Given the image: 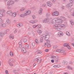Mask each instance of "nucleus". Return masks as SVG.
I'll return each mask as SVG.
<instances>
[{
  "mask_svg": "<svg viewBox=\"0 0 74 74\" xmlns=\"http://www.w3.org/2000/svg\"><path fill=\"white\" fill-rule=\"evenodd\" d=\"M25 10V8H24L23 7L21 8L20 9V11H24Z\"/></svg>",
  "mask_w": 74,
  "mask_h": 74,
  "instance_id": "nucleus-31",
  "label": "nucleus"
},
{
  "mask_svg": "<svg viewBox=\"0 0 74 74\" xmlns=\"http://www.w3.org/2000/svg\"><path fill=\"white\" fill-rule=\"evenodd\" d=\"M68 69H70V70H73V68L70 67V66H68L67 67Z\"/></svg>",
  "mask_w": 74,
  "mask_h": 74,
  "instance_id": "nucleus-41",
  "label": "nucleus"
},
{
  "mask_svg": "<svg viewBox=\"0 0 74 74\" xmlns=\"http://www.w3.org/2000/svg\"><path fill=\"white\" fill-rule=\"evenodd\" d=\"M51 62L52 63H53L54 62V60H51Z\"/></svg>",
  "mask_w": 74,
  "mask_h": 74,
  "instance_id": "nucleus-62",
  "label": "nucleus"
},
{
  "mask_svg": "<svg viewBox=\"0 0 74 74\" xmlns=\"http://www.w3.org/2000/svg\"><path fill=\"white\" fill-rule=\"evenodd\" d=\"M5 15V10L4 9H0V16L3 17Z\"/></svg>",
  "mask_w": 74,
  "mask_h": 74,
  "instance_id": "nucleus-3",
  "label": "nucleus"
},
{
  "mask_svg": "<svg viewBox=\"0 0 74 74\" xmlns=\"http://www.w3.org/2000/svg\"><path fill=\"white\" fill-rule=\"evenodd\" d=\"M63 19L64 21H66V18L64 17V18H63Z\"/></svg>",
  "mask_w": 74,
  "mask_h": 74,
  "instance_id": "nucleus-60",
  "label": "nucleus"
},
{
  "mask_svg": "<svg viewBox=\"0 0 74 74\" xmlns=\"http://www.w3.org/2000/svg\"><path fill=\"white\" fill-rule=\"evenodd\" d=\"M35 42L36 44H38V40L37 39H35Z\"/></svg>",
  "mask_w": 74,
  "mask_h": 74,
  "instance_id": "nucleus-34",
  "label": "nucleus"
},
{
  "mask_svg": "<svg viewBox=\"0 0 74 74\" xmlns=\"http://www.w3.org/2000/svg\"><path fill=\"white\" fill-rule=\"evenodd\" d=\"M56 52L59 53H63V52H65V50L63 49H58L56 50Z\"/></svg>",
  "mask_w": 74,
  "mask_h": 74,
  "instance_id": "nucleus-11",
  "label": "nucleus"
},
{
  "mask_svg": "<svg viewBox=\"0 0 74 74\" xmlns=\"http://www.w3.org/2000/svg\"><path fill=\"white\" fill-rule=\"evenodd\" d=\"M47 47H48V48H49V47H51V45L49 43H48Z\"/></svg>",
  "mask_w": 74,
  "mask_h": 74,
  "instance_id": "nucleus-44",
  "label": "nucleus"
},
{
  "mask_svg": "<svg viewBox=\"0 0 74 74\" xmlns=\"http://www.w3.org/2000/svg\"><path fill=\"white\" fill-rule=\"evenodd\" d=\"M25 47L26 49H28V48H29V45H26L25 46Z\"/></svg>",
  "mask_w": 74,
  "mask_h": 74,
  "instance_id": "nucleus-42",
  "label": "nucleus"
},
{
  "mask_svg": "<svg viewBox=\"0 0 74 74\" xmlns=\"http://www.w3.org/2000/svg\"><path fill=\"white\" fill-rule=\"evenodd\" d=\"M10 55L11 56H14V54L12 52H10Z\"/></svg>",
  "mask_w": 74,
  "mask_h": 74,
  "instance_id": "nucleus-37",
  "label": "nucleus"
},
{
  "mask_svg": "<svg viewBox=\"0 0 74 74\" xmlns=\"http://www.w3.org/2000/svg\"><path fill=\"white\" fill-rule=\"evenodd\" d=\"M32 46H34V45H35V43L34 42H33L32 43Z\"/></svg>",
  "mask_w": 74,
  "mask_h": 74,
  "instance_id": "nucleus-53",
  "label": "nucleus"
},
{
  "mask_svg": "<svg viewBox=\"0 0 74 74\" xmlns=\"http://www.w3.org/2000/svg\"><path fill=\"white\" fill-rule=\"evenodd\" d=\"M3 22V20H2V19L1 18H0V23H1Z\"/></svg>",
  "mask_w": 74,
  "mask_h": 74,
  "instance_id": "nucleus-54",
  "label": "nucleus"
},
{
  "mask_svg": "<svg viewBox=\"0 0 74 74\" xmlns=\"http://www.w3.org/2000/svg\"><path fill=\"white\" fill-rule=\"evenodd\" d=\"M49 37L50 36L49 34L46 35L45 34H43L41 35L40 38H44L45 40H49Z\"/></svg>",
  "mask_w": 74,
  "mask_h": 74,
  "instance_id": "nucleus-2",
  "label": "nucleus"
},
{
  "mask_svg": "<svg viewBox=\"0 0 74 74\" xmlns=\"http://www.w3.org/2000/svg\"><path fill=\"white\" fill-rule=\"evenodd\" d=\"M70 23L71 25H73L74 24V22H73V21L72 20H70Z\"/></svg>",
  "mask_w": 74,
  "mask_h": 74,
  "instance_id": "nucleus-27",
  "label": "nucleus"
},
{
  "mask_svg": "<svg viewBox=\"0 0 74 74\" xmlns=\"http://www.w3.org/2000/svg\"><path fill=\"white\" fill-rule=\"evenodd\" d=\"M23 25V24L22 23L18 24L17 25V27H21Z\"/></svg>",
  "mask_w": 74,
  "mask_h": 74,
  "instance_id": "nucleus-28",
  "label": "nucleus"
},
{
  "mask_svg": "<svg viewBox=\"0 0 74 74\" xmlns=\"http://www.w3.org/2000/svg\"><path fill=\"white\" fill-rule=\"evenodd\" d=\"M42 53V51H39V52H38V53Z\"/></svg>",
  "mask_w": 74,
  "mask_h": 74,
  "instance_id": "nucleus-61",
  "label": "nucleus"
},
{
  "mask_svg": "<svg viewBox=\"0 0 74 74\" xmlns=\"http://www.w3.org/2000/svg\"><path fill=\"white\" fill-rule=\"evenodd\" d=\"M9 38H12V39H14V36H12V35L10 34L9 36Z\"/></svg>",
  "mask_w": 74,
  "mask_h": 74,
  "instance_id": "nucleus-29",
  "label": "nucleus"
},
{
  "mask_svg": "<svg viewBox=\"0 0 74 74\" xmlns=\"http://www.w3.org/2000/svg\"><path fill=\"white\" fill-rule=\"evenodd\" d=\"M45 21H46V23H47V22H49V18H46L45 19Z\"/></svg>",
  "mask_w": 74,
  "mask_h": 74,
  "instance_id": "nucleus-30",
  "label": "nucleus"
},
{
  "mask_svg": "<svg viewBox=\"0 0 74 74\" xmlns=\"http://www.w3.org/2000/svg\"><path fill=\"white\" fill-rule=\"evenodd\" d=\"M58 66H59V67H60V66L59 65H54L53 66L54 67H55V68H56V67H58Z\"/></svg>",
  "mask_w": 74,
  "mask_h": 74,
  "instance_id": "nucleus-40",
  "label": "nucleus"
},
{
  "mask_svg": "<svg viewBox=\"0 0 74 74\" xmlns=\"http://www.w3.org/2000/svg\"><path fill=\"white\" fill-rule=\"evenodd\" d=\"M66 34L67 36H70V32H66Z\"/></svg>",
  "mask_w": 74,
  "mask_h": 74,
  "instance_id": "nucleus-26",
  "label": "nucleus"
},
{
  "mask_svg": "<svg viewBox=\"0 0 74 74\" xmlns=\"http://www.w3.org/2000/svg\"><path fill=\"white\" fill-rule=\"evenodd\" d=\"M51 58L52 59H54V60H56V62H58V56H52L51 57Z\"/></svg>",
  "mask_w": 74,
  "mask_h": 74,
  "instance_id": "nucleus-7",
  "label": "nucleus"
},
{
  "mask_svg": "<svg viewBox=\"0 0 74 74\" xmlns=\"http://www.w3.org/2000/svg\"><path fill=\"white\" fill-rule=\"evenodd\" d=\"M6 23L7 24H8L9 25L11 24V21L10 20L8 19H7L6 21Z\"/></svg>",
  "mask_w": 74,
  "mask_h": 74,
  "instance_id": "nucleus-22",
  "label": "nucleus"
},
{
  "mask_svg": "<svg viewBox=\"0 0 74 74\" xmlns=\"http://www.w3.org/2000/svg\"><path fill=\"white\" fill-rule=\"evenodd\" d=\"M13 61L14 59H10L9 60L8 64L11 67L13 66V64H12V62H13Z\"/></svg>",
  "mask_w": 74,
  "mask_h": 74,
  "instance_id": "nucleus-5",
  "label": "nucleus"
},
{
  "mask_svg": "<svg viewBox=\"0 0 74 74\" xmlns=\"http://www.w3.org/2000/svg\"><path fill=\"white\" fill-rule=\"evenodd\" d=\"M70 3H74V0H70Z\"/></svg>",
  "mask_w": 74,
  "mask_h": 74,
  "instance_id": "nucleus-51",
  "label": "nucleus"
},
{
  "mask_svg": "<svg viewBox=\"0 0 74 74\" xmlns=\"http://www.w3.org/2000/svg\"><path fill=\"white\" fill-rule=\"evenodd\" d=\"M14 1H9L7 2V5L8 6H10V5L14 4Z\"/></svg>",
  "mask_w": 74,
  "mask_h": 74,
  "instance_id": "nucleus-6",
  "label": "nucleus"
},
{
  "mask_svg": "<svg viewBox=\"0 0 74 74\" xmlns=\"http://www.w3.org/2000/svg\"><path fill=\"white\" fill-rule=\"evenodd\" d=\"M64 18V17L62 16H60V19H63Z\"/></svg>",
  "mask_w": 74,
  "mask_h": 74,
  "instance_id": "nucleus-59",
  "label": "nucleus"
},
{
  "mask_svg": "<svg viewBox=\"0 0 74 74\" xmlns=\"http://www.w3.org/2000/svg\"><path fill=\"white\" fill-rule=\"evenodd\" d=\"M24 38L23 39V42H24V43H26V42H27V40L26 39H25V37H24Z\"/></svg>",
  "mask_w": 74,
  "mask_h": 74,
  "instance_id": "nucleus-32",
  "label": "nucleus"
},
{
  "mask_svg": "<svg viewBox=\"0 0 74 74\" xmlns=\"http://www.w3.org/2000/svg\"><path fill=\"white\" fill-rule=\"evenodd\" d=\"M45 52H47L48 51H49V50L48 49H46L45 50Z\"/></svg>",
  "mask_w": 74,
  "mask_h": 74,
  "instance_id": "nucleus-58",
  "label": "nucleus"
},
{
  "mask_svg": "<svg viewBox=\"0 0 74 74\" xmlns=\"http://www.w3.org/2000/svg\"><path fill=\"white\" fill-rule=\"evenodd\" d=\"M46 16H49V13H47L46 14Z\"/></svg>",
  "mask_w": 74,
  "mask_h": 74,
  "instance_id": "nucleus-56",
  "label": "nucleus"
},
{
  "mask_svg": "<svg viewBox=\"0 0 74 74\" xmlns=\"http://www.w3.org/2000/svg\"><path fill=\"white\" fill-rule=\"evenodd\" d=\"M41 60V59L40 58L38 60L37 63H38V64H39L41 62L40 61Z\"/></svg>",
  "mask_w": 74,
  "mask_h": 74,
  "instance_id": "nucleus-36",
  "label": "nucleus"
},
{
  "mask_svg": "<svg viewBox=\"0 0 74 74\" xmlns=\"http://www.w3.org/2000/svg\"><path fill=\"white\" fill-rule=\"evenodd\" d=\"M56 0H51L52 1L53 3H55L56 1Z\"/></svg>",
  "mask_w": 74,
  "mask_h": 74,
  "instance_id": "nucleus-57",
  "label": "nucleus"
},
{
  "mask_svg": "<svg viewBox=\"0 0 74 74\" xmlns=\"http://www.w3.org/2000/svg\"><path fill=\"white\" fill-rule=\"evenodd\" d=\"M38 26V24L37 25H34L32 26V27L33 29H36Z\"/></svg>",
  "mask_w": 74,
  "mask_h": 74,
  "instance_id": "nucleus-23",
  "label": "nucleus"
},
{
  "mask_svg": "<svg viewBox=\"0 0 74 74\" xmlns=\"http://www.w3.org/2000/svg\"><path fill=\"white\" fill-rule=\"evenodd\" d=\"M47 40V44H49V42H50V40Z\"/></svg>",
  "mask_w": 74,
  "mask_h": 74,
  "instance_id": "nucleus-52",
  "label": "nucleus"
},
{
  "mask_svg": "<svg viewBox=\"0 0 74 74\" xmlns=\"http://www.w3.org/2000/svg\"><path fill=\"white\" fill-rule=\"evenodd\" d=\"M53 48L54 49H56V48H58V46L56 45H54L53 46Z\"/></svg>",
  "mask_w": 74,
  "mask_h": 74,
  "instance_id": "nucleus-38",
  "label": "nucleus"
},
{
  "mask_svg": "<svg viewBox=\"0 0 74 74\" xmlns=\"http://www.w3.org/2000/svg\"><path fill=\"white\" fill-rule=\"evenodd\" d=\"M64 47H66L69 49H71V47L70 46V44L67 43H65L64 44Z\"/></svg>",
  "mask_w": 74,
  "mask_h": 74,
  "instance_id": "nucleus-8",
  "label": "nucleus"
},
{
  "mask_svg": "<svg viewBox=\"0 0 74 74\" xmlns=\"http://www.w3.org/2000/svg\"><path fill=\"white\" fill-rule=\"evenodd\" d=\"M42 23H46L45 19H44L42 20Z\"/></svg>",
  "mask_w": 74,
  "mask_h": 74,
  "instance_id": "nucleus-49",
  "label": "nucleus"
},
{
  "mask_svg": "<svg viewBox=\"0 0 74 74\" xmlns=\"http://www.w3.org/2000/svg\"><path fill=\"white\" fill-rule=\"evenodd\" d=\"M5 32H0V36L1 37H3L5 36Z\"/></svg>",
  "mask_w": 74,
  "mask_h": 74,
  "instance_id": "nucleus-16",
  "label": "nucleus"
},
{
  "mask_svg": "<svg viewBox=\"0 0 74 74\" xmlns=\"http://www.w3.org/2000/svg\"><path fill=\"white\" fill-rule=\"evenodd\" d=\"M37 22H38L37 20H31L29 21V23H32V24H34V23H37Z\"/></svg>",
  "mask_w": 74,
  "mask_h": 74,
  "instance_id": "nucleus-9",
  "label": "nucleus"
},
{
  "mask_svg": "<svg viewBox=\"0 0 74 74\" xmlns=\"http://www.w3.org/2000/svg\"><path fill=\"white\" fill-rule=\"evenodd\" d=\"M38 29H40V28H41V25H38Z\"/></svg>",
  "mask_w": 74,
  "mask_h": 74,
  "instance_id": "nucleus-46",
  "label": "nucleus"
},
{
  "mask_svg": "<svg viewBox=\"0 0 74 74\" xmlns=\"http://www.w3.org/2000/svg\"><path fill=\"white\" fill-rule=\"evenodd\" d=\"M36 63H34V67H35V66H36Z\"/></svg>",
  "mask_w": 74,
  "mask_h": 74,
  "instance_id": "nucleus-63",
  "label": "nucleus"
},
{
  "mask_svg": "<svg viewBox=\"0 0 74 74\" xmlns=\"http://www.w3.org/2000/svg\"><path fill=\"white\" fill-rule=\"evenodd\" d=\"M16 15V13L15 12H14L13 13H12V14L11 15V16H12L13 17H15Z\"/></svg>",
  "mask_w": 74,
  "mask_h": 74,
  "instance_id": "nucleus-20",
  "label": "nucleus"
},
{
  "mask_svg": "<svg viewBox=\"0 0 74 74\" xmlns=\"http://www.w3.org/2000/svg\"><path fill=\"white\" fill-rule=\"evenodd\" d=\"M37 32L40 35H41V34L42 33V31L40 29H38L37 30Z\"/></svg>",
  "mask_w": 74,
  "mask_h": 74,
  "instance_id": "nucleus-19",
  "label": "nucleus"
},
{
  "mask_svg": "<svg viewBox=\"0 0 74 74\" xmlns=\"http://www.w3.org/2000/svg\"><path fill=\"white\" fill-rule=\"evenodd\" d=\"M46 5H46V4L44 3L42 5V6L43 7H45Z\"/></svg>",
  "mask_w": 74,
  "mask_h": 74,
  "instance_id": "nucleus-45",
  "label": "nucleus"
},
{
  "mask_svg": "<svg viewBox=\"0 0 74 74\" xmlns=\"http://www.w3.org/2000/svg\"><path fill=\"white\" fill-rule=\"evenodd\" d=\"M46 4L48 7H51L52 5V3L50 1H47L46 2Z\"/></svg>",
  "mask_w": 74,
  "mask_h": 74,
  "instance_id": "nucleus-12",
  "label": "nucleus"
},
{
  "mask_svg": "<svg viewBox=\"0 0 74 74\" xmlns=\"http://www.w3.org/2000/svg\"><path fill=\"white\" fill-rule=\"evenodd\" d=\"M63 35V33L62 32H59L57 34V37H60Z\"/></svg>",
  "mask_w": 74,
  "mask_h": 74,
  "instance_id": "nucleus-15",
  "label": "nucleus"
},
{
  "mask_svg": "<svg viewBox=\"0 0 74 74\" xmlns=\"http://www.w3.org/2000/svg\"><path fill=\"white\" fill-rule=\"evenodd\" d=\"M67 62L66 61H63V64H67Z\"/></svg>",
  "mask_w": 74,
  "mask_h": 74,
  "instance_id": "nucleus-33",
  "label": "nucleus"
},
{
  "mask_svg": "<svg viewBox=\"0 0 74 74\" xmlns=\"http://www.w3.org/2000/svg\"><path fill=\"white\" fill-rule=\"evenodd\" d=\"M9 31V29H8L6 30L5 31V32L6 34L8 33Z\"/></svg>",
  "mask_w": 74,
  "mask_h": 74,
  "instance_id": "nucleus-50",
  "label": "nucleus"
},
{
  "mask_svg": "<svg viewBox=\"0 0 74 74\" xmlns=\"http://www.w3.org/2000/svg\"><path fill=\"white\" fill-rule=\"evenodd\" d=\"M6 74H8V72L7 70H6L5 71Z\"/></svg>",
  "mask_w": 74,
  "mask_h": 74,
  "instance_id": "nucleus-55",
  "label": "nucleus"
},
{
  "mask_svg": "<svg viewBox=\"0 0 74 74\" xmlns=\"http://www.w3.org/2000/svg\"><path fill=\"white\" fill-rule=\"evenodd\" d=\"M7 14L8 15L11 16V15H12V11L11 10L8 11L7 12Z\"/></svg>",
  "mask_w": 74,
  "mask_h": 74,
  "instance_id": "nucleus-13",
  "label": "nucleus"
},
{
  "mask_svg": "<svg viewBox=\"0 0 74 74\" xmlns=\"http://www.w3.org/2000/svg\"><path fill=\"white\" fill-rule=\"evenodd\" d=\"M52 15L53 16H58L59 15V12L57 11L54 12L52 13Z\"/></svg>",
  "mask_w": 74,
  "mask_h": 74,
  "instance_id": "nucleus-14",
  "label": "nucleus"
},
{
  "mask_svg": "<svg viewBox=\"0 0 74 74\" xmlns=\"http://www.w3.org/2000/svg\"><path fill=\"white\" fill-rule=\"evenodd\" d=\"M24 38V36L23 37L21 38H20V41L19 42V45H22V43L23 41V39Z\"/></svg>",
  "mask_w": 74,
  "mask_h": 74,
  "instance_id": "nucleus-18",
  "label": "nucleus"
},
{
  "mask_svg": "<svg viewBox=\"0 0 74 74\" xmlns=\"http://www.w3.org/2000/svg\"><path fill=\"white\" fill-rule=\"evenodd\" d=\"M72 46H73V47H74V43H72Z\"/></svg>",
  "mask_w": 74,
  "mask_h": 74,
  "instance_id": "nucleus-64",
  "label": "nucleus"
},
{
  "mask_svg": "<svg viewBox=\"0 0 74 74\" xmlns=\"http://www.w3.org/2000/svg\"><path fill=\"white\" fill-rule=\"evenodd\" d=\"M32 17L33 19H36V16H34V15H33L32 16Z\"/></svg>",
  "mask_w": 74,
  "mask_h": 74,
  "instance_id": "nucleus-43",
  "label": "nucleus"
},
{
  "mask_svg": "<svg viewBox=\"0 0 74 74\" xmlns=\"http://www.w3.org/2000/svg\"><path fill=\"white\" fill-rule=\"evenodd\" d=\"M25 13H24V14H21L20 15V17H21L22 18H23L25 16Z\"/></svg>",
  "mask_w": 74,
  "mask_h": 74,
  "instance_id": "nucleus-39",
  "label": "nucleus"
},
{
  "mask_svg": "<svg viewBox=\"0 0 74 74\" xmlns=\"http://www.w3.org/2000/svg\"><path fill=\"white\" fill-rule=\"evenodd\" d=\"M17 32V29H15L14 32V33H15V34Z\"/></svg>",
  "mask_w": 74,
  "mask_h": 74,
  "instance_id": "nucleus-47",
  "label": "nucleus"
},
{
  "mask_svg": "<svg viewBox=\"0 0 74 74\" xmlns=\"http://www.w3.org/2000/svg\"><path fill=\"white\" fill-rule=\"evenodd\" d=\"M63 22V20L60 18H55L51 21V23L55 24L53 25V27L57 31H61L62 30L61 28H65L66 25L63 24L61 25Z\"/></svg>",
  "mask_w": 74,
  "mask_h": 74,
  "instance_id": "nucleus-1",
  "label": "nucleus"
},
{
  "mask_svg": "<svg viewBox=\"0 0 74 74\" xmlns=\"http://www.w3.org/2000/svg\"><path fill=\"white\" fill-rule=\"evenodd\" d=\"M70 12H72V13H74V9L73 8L71 9L70 10Z\"/></svg>",
  "mask_w": 74,
  "mask_h": 74,
  "instance_id": "nucleus-24",
  "label": "nucleus"
},
{
  "mask_svg": "<svg viewBox=\"0 0 74 74\" xmlns=\"http://www.w3.org/2000/svg\"><path fill=\"white\" fill-rule=\"evenodd\" d=\"M38 12L39 15H42V8H40Z\"/></svg>",
  "mask_w": 74,
  "mask_h": 74,
  "instance_id": "nucleus-17",
  "label": "nucleus"
},
{
  "mask_svg": "<svg viewBox=\"0 0 74 74\" xmlns=\"http://www.w3.org/2000/svg\"><path fill=\"white\" fill-rule=\"evenodd\" d=\"M73 3H68L66 5V8H70L71 6H73Z\"/></svg>",
  "mask_w": 74,
  "mask_h": 74,
  "instance_id": "nucleus-10",
  "label": "nucleus"
},
{
  "mask_svg": "<svg viewBox=\"0 0 74 74\" xmlns=\"http://www.w3.org/2000/svg\"><path fill=\"white\" fill-rule=\"evenodd\" d=\"M22 51L23 53H25L26 51V49L24 47H23L22 49Z\"/></svg>",
  "mask_w": 74,
  "mask_h": 74,
  "instance_id": "nucleus-21",
  "label": "nucleus"
},
{
  "mask_svg": "<svg viewBox=\"0 0 74 74\" xmlns=\"http://www.w3.org/2000/svg\"><path fill=\"white\" fill-rule=\"evenodd\" d=\"M48 45V43H45L44 44V46L45 47H47V45Z\"/></svg>",
  "mask_w": 74,
  "mask_h": 74,
  "instance_id": "nucleus-48",
  "label": "nucleus"
},
{
  "mask_svg": "<svg viewBox=\"0 0 74 74\" xmlns=\"http://www.w3.org/2000/svg\"><path fill=\"white\" fill-rule=\"evenodd\" d=\"M40 44H42V43L43 42V38H40Z\"/></svg>",
  "mask_w": 74,
  "mask_h": 74,
  "instance_id": "nucleus-25",
  "label": "nucleus"
},
{
  "mask_svg": "<svg viewBox=\"0 0 74 74\" xmlns=\"http://www.w3.org/2000/svg\"><path fill=\"white\" fill-rule=\"evenodd\" d=\"M30 13H31V12L30 10H26L24 12V15L25 16H27L30 15Z\"/></svg>",
  "mask_w": 74,
  "mask_h": 74,
  "instance_id": "nucleus-4",
  "label": "nucleus"
},
{
  "mask_svg": "<svg viewBox=\"0 0 74 74\" xmlns=\"http://www.w3.org/2000/svg\"><path fill=\"white\" fill-rule=\"evenodd\" d=\"M1 26L2 27H5L6 26V24L4 23H3L1 24Z\"/></svg>",
  "mask_w": 74,
  "mask_h": 74,
  "instance_id": "nucleus-35",
  "label": "nucleus"
}]
</instances>
